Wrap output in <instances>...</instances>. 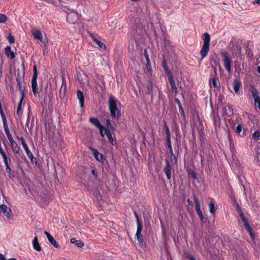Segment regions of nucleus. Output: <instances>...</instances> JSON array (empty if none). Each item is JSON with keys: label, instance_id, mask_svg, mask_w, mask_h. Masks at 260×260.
I'll list each match as a JSON object with an SVG mask.
<instances>
[{"label": "nucleus", "instance_id": "obj_1", "mask_svg": "<svg viewBox=\"0 0 260 260\" xmlns=\"http://www.w3.org/2000/svg\"><path fill=\"white\" fill-rule=\"evenodd\" d=\"M108 104L111 117L118 119L121 115L120 111L118 108V105L120 103L113 95H110L108 99Z\"/></svg>", "mask_w": 260, "mask_h": 260}, {"label": "nucleus", "instance_id": "obj_2", "mask_svg": "<svg viewBox=\"0 0 260 260\" xmlns=\"http://www.w3.org/2000/svg\"><path fill=\"white\" fill-rule=\"evenodd\" d=\"M203 37L204 43L200 52L202 59L207 56L209 51V45L210 41V36L208 33L205 32L203 35Z\"/></svg>", "mask_w": 260, "mask_h": 260}, {"label": "nucleus", "instance_id": "obj_3", "mask_svg": "<svg viewBox=\"0 0 260 260\" xmlns=\"http://www.w3.org/2000/svg\"><path fill=\"white\" fill-rule=\"evenodd\" d=\"M220 54L222 57L224 68L229 73H231L232 72V60L230 58L228 53L222 49L220 51Z\"/></svg>", "mask_w": 260, "mask_h": 260}, {"label": "nucleus", "instance_id": "obj_4", "mask_svg": "<svg viewBox=\"0 0 260 260\" xmlns=\"http://www.w3.org/2000/svg\"><path fill=\"white\" fill-rule=\"evenodd\" d=\"M229 50L233 55H237L241 51V47L235 39H232L228 45Z\"/></svg>", "mask_w": 260, "mask_h": 260}, {"label": "nucleus", "instance_id": "obj_5", "mask_svg": "<svg viewBox=\"0 0 260 260\" xmlns=\"http://www.w3.org/2000/svg\"><path fill=\"white\" fill-rule=\"evenodd\" d=\"M142 230V224H139L138 226H137V232L136 234V238L142 247L145 246V243L144 242L143 237L141 234V232Z\"/></svg>", "mask_w": 260, "mask_h": 260}, {"label": "nucleus", "instance_id": "obj_6", "mask_svg": "<svg viewBox=\"0 0 260 260\" xmlns=\"http://www.w3.org/2000/svg\"><path fill=\"white\" fill-rule=\"evenodd\" d=\"M250 90L254 100L255 105L256 106H257L260 110V98L258 96V92L257 89L253 85L251 86Z\"/></svg>", "mask_w": 260, "mask_h": 260}, {"label": "nucleus", "instance_id": "obj_7", "mask_svg": "<svg viewBox=\"0 0 260 260\" xmlns=\"http://www.w3.org/2000/svg\"><path fill=\"white\" fill-rule=\"evenodd\" d=\"M193 200H194V202L195 203L196 210L197 211V213L199 215L201 220L202 222H204L205 218L204 217L203 214L202 213V212L200 209V202H199L198 198L195 196L193 198Z\"/></svg>", "mask_w": 260, "mask_h": 260}, {"label": "nucleus", "instance_id": "obj_8", "mask_svg": "<svg viewBox=\"0 0 260 260\" xmlns=\"http://www.w3.org/2000/svg\"><path fill=\"white\" fill-rule=\"evenodd\" d=\"M168 78L171 87V92L176 95L178 90L171 73H169Z\"/></svg>", "mask_w": 260, "mask_h": 260}, {"label": "nucleus", "instance_id": "obj_9", "mask_svg": "<svg viewBox=\"0 0 260 260\" xmlns=\"http://www.w3.org/2000/svg\"><path fill=\"white\" fill-rule=\"evenodd\" d=\"M0 212L3 213L8 218H11L13 215L11 209L4 204L0 206Z\"/></svg>", "mask_w": 260, "mask_h": 260}, {"label": "nucleus", "instance_id": "obj_10", "mask_svg": "<svg viewBox=\"0 0 260 260\" xmlns=\"http://www.w3.org/2000/svg\"><path fill=\"white\" fill-rule=\"evenodd\" d=\"M145 92L151 96V101H153V84L151 80H148L145 86Z\"/></svg>", "mask_w": 260, "mask_h": 260}, {"label": "nucleus", "instance_id": "obj_11", "mask_svg": "<svg viewBox=\"0 0 260 260\" xmlns=\"http://www.w3.org/2000/svg\"><path fill=\"white\" fill-rule=\"evenodd\" d=\"M9 142L13 153L15 154H18L21 151V149L17 143L14 140V139L12 140V141H10Z\"/></svg>", "mask_w": 260, "mask_h": 260}, {"label": "nucleus", "instance_id": "obj_12", "mask_svg": "<svg viewBox=\"0 0 260 260\" xmlns=\"http://www.w3.org/2000/svg\"><path fill=\"white\" fill-rule=\"evenodd\" d=\"M171 170L172 168L168 160H166V166L164 170L168 179H170L171 178Z\"/></svg>", "mask_w": 260, "mask_h": 260}, {"label": "nucleus", "instance_id": "obj_13", "mask_svg": "<svg viewBox=\"0 0 260 260\" xmlns=\"http://www.w3.org/2000/svg\"><path fill=\"white\" fill-rule=\"evenodd\" d=\"M89 149L92 152L94 158L98 161H101L103 160V155L99 153L96 149L89 147Z\"/></svg>", "mask_w": 260, "mask_h": 260}, {"label": "nucleus", "instance_id": "obj_14", "mask_svg": "<svg viewBox=\"0 0 260 260\" xmlns=\"http://www.w3.org/2000/svg\"><path fill=\"white\" fill-rule=\"evenodd\" d=\"M77 77L80 83L85 84L87 83V76L83 73H78Z\"/></svg>", "mask_w": 260, "mask_h": 260}, {"label": "nucleus", "instance_id": "obj_15", "mask_svg": "<svg viewBox=\"0 0 260 260\" xmlns=\"http://www.w3.org/2000/svg\"><path fill=\"white\" fill-rule=\"evenodd\" d=\"M77 14L74 13H71L67 15V20L71 23H75L77 20Z\"/></svg>", "mask_w": 260, "mask_h": 260}, {"label": "nucleus", "instance_id": "obj_16", "mask_svg": "<svg viewBox=\"0 0 260 260\" xmlns=\"http://www.w3.org/2000/svg\"><path fill=\"white\" fill-rule=\"evenodd\" d=\"M218 79L217 76L212 77V75H211L209 81L210 86H213L214 88L217 87L218 86Z\"/></svg>", "mask_w": 260, "mask_h": 260}, {"label": "nucleus", "instance_id": "obj_17", "mask_svg": "<svg viewBox=\"0 0 260 260\" xmlns=\"http://www.w3.org/2000/svg\"><path fill=\"white\" fill-rule=\"evenodd\" d=\"M77 96L79 101L80 107H83L84 105V96L83 92L80 90H78Z\"/></svg>", "mask_w": 260, "mask_h": 260}, {"label": "nucleus", "instance_id": "obj_18", "mask_svg": "<svg viewBox=\"0 0 260 260\" xmlns=\"http://www.w3.org/2000/svg\"><path fill=\"white\" fill-rule=\"evenodd\" d=\"M5 52L8 57H10L11 59L15 58L14 53L11 51L10 46H7L5 49Z\"/></svg>", "mask_w": 260, "mask_h": 260}, {"label": "nucleus", "instance_id": "obj_19", "mask_svg": "<svg viewBox=\"0 0 260 260\" xmlns=\"http://www.w3.org/2000/svg\"><path fill=\"white\" fill-rule=\"evenodd\" d=\"M31 32L35 39H41L42 35L40 30L34 28L31 30Z\"/></svg>", "mask_w": 260, "mask_h": 260}, {"label": "nucleus", "instance_id": "obj_20", "mask_svg": "<svg viewBox=\"0 0 260 260\" xmlns=\"http://www.w3.org/2000/svg\"><path fill=\"white\" fill-rule=\"evenodd\" d=\"M37 78H32L31 79V87L32 92L35 95L38 93V85L37 83Z\"/></svg>", "mask_w": 260, "mask_h": 260}, {"label": "nucleus", "instance_id": "obj_21", "mask_svg": "<svg viewBox=\"0 0 260 260\" xmlns=\"http://www.w3.org/2000/svg\"><path fill=\"white\" fill-rule=\"evenodd\" d=\"M233 85L235 92L237 93L239 91L240 87L241 86V82L240 80L235 79L233 81Z\"/></svg>", "mask_w": 260, "mask_h": 260}, {"label": "nucleus", "instance_id": "obj_22", "mask_svg": "<svg viewBox=\"0 0 260 260\" xmlns=\"http://www.w3.org/2000/svg\"><path fill=\"white\" fill-rule=\"evenodd\" d=\"M105 134L106 135L109 141L112 144H115L116 142L115 140L113 138L111 133L108 129H105Z\"/></svg>", "mask_w": 260, "mask_h": 260}, {"label": "nucleus", "instance_id": "obj_23", "mask_svg": "<svg viewBox=\"0 0 260 260\" xmlns=\"http://www.w3.org/2000/svg\"><path fill=\"white\" fill-rule=\"evenodd\" d=\"M32 244L33 247L35 250H36L38 251H40L41 250V247L40 246L38 242L37 236H36L34 238L32 241Z\"/></svg>", "mask_w": 260, "mask_h": 260}, {"label": "nucleus", "instance_id": "obj_24", "mask_svg": "<svg viewBox=\"0 0 260 260\" xmlns=\"http://www.w3.org/2000/svg\"><path fill=\"white\" fill-rule=\"evenodd\" d=\"M71 243L75 244L77 247L82 248L84 246V243L80 240H77L76 238H73L71 239Z\"/></svg>", "mask_w": 260, "mask_h": 260}, {"label": "nucleus", "instance_id": "obj_25", "mask_svg": "<svg viewBox=\"0 0 260 260\" xmlns=\"http://www.w3.org/2000/svg\"><path fill=\"white\" fill-rule=\"evenodd\" d=\"M89 121L98 128H101L102 126L99 120L96 118H92V117L90 118Z\"/></svg>", "mask_w": 260, "mask_h": 260}, {"label": "nucleus", "instance_id": "obj_26", "mask_svg": "<svg viewBox=\"0 0 260 260\" xmlns=\"http://www.w3.org/2000/svg\"><path fill=\"white\" fill-rule=\"evenodd\" d=\"M208 205L210 212L212 214L214 213L216 210L215 207V201L213 199H211L210 202L209 203Z\"/></svg>", "mask_w": 260, "mask_h": 260}, {"label": "nucleus", "instance_id": "obj_27", "mask_svg": "<svg viewBox=\"0 0 260 260\" xmlns=\"http://www.w3.org/2000/svg\"><path fill=\"white\" fill-rule=\"evenodd\" d=\"M23 100V95H22L20 98V99L19 103H18L17 109V114L19 116H21V115L22 114V110L21 109V104H22Z\"/></svg>", "mask_w": 260, "mask_h": 260}, {"label": "nucleus", "instance_id": "obj_28", "mask_svg": "<svg viewBox=\"0 0 260 260\" xmlns=\"http://www.w3.org/2000/svg\"><path fill=\"white\" fill-rule=\"evenodd\" d=\"M163 123H164V130L165 131V133H166V138H171L170 131L169 127L168 126V125L167 124L166 121L165 120H164L163 121Z\"/></svg>", "mask_w": 260, "mask_h": 260}, {"label": "nucleus", "instance_id": "obj_29", "mask_svg": "<svg viewBox=\"0 0 260 260\" xmlns=\"http://www.w3.org/2000/svg\"><path fill=\"white\" fill-rule=\"evenodd\" d=\"M252 138L255 141L260 140V129H258L254 132L252 135Z\"/></svg>", "mask_w": 260, "mask_h": 260}, {"label": "nucleus", "instance_id": "obj_30", "mask_svg": "<svg viewBox=\"0 0 260 260\" xmlns=\"http://www.w3.org/2000/svg\"><path fill=\"white\" fill-rule=\"evenodd\" d=\"M16 81L17 83V86L18 87V88L21 92V96L23 95V99H24V88L22 87L20 81V79L17 78Z\"/></svg>", "mask_w": 260, "mask_h": 260}, {"label": "nucleus", "instance_id": "obj_31", "mask_svg": "<svg viewBox=\"0 0 260 260\" xmlns=\"http://www.w3.org/2000/svg\"><path fill=\"white\" fill-rule=\"evenodd\" d=\"M245 229L249 233L250 236L252 239H254V234L252 231V228L250 227L249 224H247L246 226H244Z\"/></svg>", "mask_w": 260, "mask_h": 260}, {"label": "nucleus", "instance_id": "obj_32", "mask_svg": "<svg viewBox=\"0 0 260 260\" xmlns=\"http://www.w3.org/2000/svg\"><path fill=\"white\" fill-rule=\"evenodd\" d=\"M48 241L51 245H53L54 247L57 248H59V245L58 244V243L56 241V240L54 239V238L52 236L49 238Z\"/></svg>", "mask_w": 260, "mask_h": 260}, {"label": "nucleus", "instance_id": "obj_33", "mask_svg": "<svg viewBox=\"0 0 260 260\" xmlns=\"http://www.w3.org/2000/svg\"><path fill=\"white\" fill-rule=\"evenodd\" d=\"M238 213L239 214V216H240L241 219H242V220L244 222V226H246L247 224H249L248 222V220H247V218L245 217L243 212L242 211H240Z\"/></svg>", "mask_w": 260, "mask_h": 260}, {"label": "nucleus", "instance_id": "obj_34", "mask_svg": "<svg viewBox=\"0 0 260 260\" xmlns=\"http://www.w3.org/2000/svg\"><path fill=\"white\" fill-rule=\"evenodd\" d=\"M6 172L8 174V177L11 179H13L15 177V175L13 172L12 171L11 168L6 169Z\"/></svg>", "mask_w": 260, "mask_h": 260}, {"label": "nucleus", "instance_id": "obj_35", "mask_svg": "<svg viewBox=\"0 0 260 260\" xmlns=\"http://www.w3.org/2000/svg\"><path fill=\"white\" fill-rule=\"evenodd\" d=\"M187 171L188 174L191 176L193 179H196L197 178V173L192 169H189Z\"/></svg>", "mask_w": 260, "mask_h": 260}, {"label": "nucleus", "instance_id": "obj_36", "mask_svg": "<svg viewBox=\"0 0 260 260\" xmlns=\"http://www.w3.org/2000/svg\"><path fill=\"white\" fill-rule=\"evenodd\" d=\"M225 112L228 115L231 116L233 114V109L231 106H228L227 107H225Z\"/></svg>", "mask_w": 260, "mask_h": 260}, {"label": "nucleus", "instance_id": "obj_37", "mask_svg": "<svg viewBox=\"0 0 260 260\" xmlns=\"http://www.w3.org/2000/svg\"><path fill=\"white\" fill-rule=\"evenodd\" d=\"M39 41V44L41 45V46H45L46 44L47 43L48 41L46 39H43L42 36L41 37V39H38Z\"/></svg>", "mask_w": 260, "mask_h": 260}, {"label": "nucleus", "instance_id": "obj_38", "mask_svg": "<svg viewBox=\"0 0 260 260\" xmlns=\"http://www.w3.org/2000/svg\"><path fill=\"white\" fill-rule=\"evenodd\" d=\"M162 67L164 70H165V73L167 75V76H168L169 73L171 72L168 69V67L165 59H164L162 61Z\"/></svg>", "mask_w": 260, "mask_h": 260}, {"label": "nucleus", "instance_id": "obj_39", "mask_svg": "<svg viewBox=\"0 0 260 260\" xmlns=\"http://www.w3.org/2000/svg\"><path fill=\"white\" fill-rule=\"evenodd\" d=\"M8 20L7 17L6 15L0 14V23H4Z\"/></svg>", "mask_w": 260, "mask_h": 260}, {"label": "nucleus", "instance_id": "obj_40", "mask_svg": "<svg viewBox=\"0 0 260 260\" xmlns=\"http://www.w3.org/2000/svg\"><path fill=\"white\" fill-rule=\"evenodd\" d=\"M5 132L6 133V134L7 135V137L9 141H11V140L12 141V140L13 139V138L12 135L11 134V133H10V132L9 131V129H8L7 130H5Z\"/></svg>", "mask_w": 260, "mask_h": 260}, {"label": "nucleus", "instance_id": "obj_41", "mask_svg": "<svg viewBox=\"0 0 260 260\" xmlns=\"http://www.w3.org/2000/svg\"><path fill=\"white\" fill-rule=\"evenodd\" d=\"M184 255L188 260H196L194 256L189 253H185Z\"/></svg>", "mask_w": 260, "mask_h": 260}, {"label": "nucleus", "instance_id": "obj_42", "mask_svg": "<svg viewBox=\"0 0 260 260\" xmlns=\"http://www.w3.org/2000/svg\"><path fill=\"white\" fill-rule=\"evenodd\" d=\"M167 141V146L168 149H172L171 142V138H166Z\"/></svg>", "mask_w": 260, "mask_h": 260}, {"label": "nucleus", "instance_id": "obj_43", "mask_svg": "<svg viewBox=\"0 0 260 260\" xmlns=\"http://www.w3.org/2000/svg\"><path fill=\"white\" fill-rule=\"evenodd\" d=\"M38 74L37 70V66L34 65L33 67V76L32 78H37Z\"/></svg>", "mask_w": 260, "mask_h": 260}, {"label": "nucleus", "instance_id": "obj_44", "mask_svg": "<svg viewBox=\"0 0 260 260\" xmlns=\"http://www.w3.org/2000/svg\"><path fill=\"white\" fill-rule=\"evenodd\" d=\"M7 39L10 43L12 44L14 43V38L11 34L8 35Z\"/></svg>", "mask_w": 260, "mask_h": 260}, {"label": "nucleus", "instance_id": "obj_45", "mask_svg": "<svg viewBox=\"0 0 260 260\" xmlns=\"http://www.w3.org/2000/svg\"><path fill=\"white\" fill-rule=\"evenodd\" d=\"M3 159H4V164L6 167V169H7V168L8 169V168H10L9 164V160H8L7 156L4 158Z\"/></svg>", "mask_w": 260, "mask_h": 260}, {"label": "nucleus", "instance_id": "obj_46", "mask_svg": "<svg viewBox=\"0 0 260 260\" xmlns=\"http://www.w3.org/2000/svg\"><path fill=\"white\" fill-rule=\"evenodd\" d=\"M242 125L241 124H238L236 128H235V132L236 133L240 134V133L242 132Z\"/></svg>", "mask_w": 260, "mask_h": 260}, {"label": "nucleus", "instance_id": "obj_47", "mask_svg": "<svg viewBox=\"0 0 260 260\" xmlns=\"http://www.w3.org/2000/svg\"><path fill=\"white\" fill-rule=\"evenodd\" d=\"M95 42L99 45V46L102 48H106V46L105 45L102 43L100 41H99V40H95Z\"/></svg>", "mask_w": 260, "mask_h": 260}, {"label": "nucleus", "instance_id": "obj_48", "mask_svg": "<svg viewBox=\"0 0 260 260\" xmlns=\"http://www.w3.org/2000/svg\"><path fill=\"white\" fill-rule=\"evenodd\" d=\"M144 55L145 58L146 59V61H147V63H149L150 59L149 58V55L147 53V51L146 49H144Z\"/></svg>", "mask_w": 260, "mask_h": 260}, {"label": "nucleus", "instance_id": "obj_49", "mask_svg": "<svg viewBox=\"0 0 260 260\" xmlns=\"http://www.w3.org/2000/svg\"><path fill=\"white\" fill-rule=\"evenodd\" d=\"M134 215L136 218L137 226H138L139 224H142V222L140 221L138 215L136 211L134 212Z\"/></svg>", "mask_w": 260, "mask_h": 260}, {"label": "nucleus", "instance_id": "obj_50", "mask_svg": "<svg viewBox=\"0 0 260 260\" xmlns=\"http://www.w3.org/2000/svg\"><path fill=\"white\" fill-rule=\"evenodd\" d=\"M17 139L20 140L21 144H22V145H23L24 144H26V142H25V139L23 137H17Z\"/></svg>", "mask_w": 260, "mask_h": 260}, {"label": "nucleus", "instance_id": "obj_51", "mask_svg": "<svg viewBox=\"0 0 260 260\" xmlns=\"http://www.w3.org/2000/svg\"><path fill=\"white\" fill-rule=\"evenodd\" d=\"M0 154L2 156L3 158L7 156L5 151L3 149L2 147L0 148Z\"/></svg>", "mask_w": 260, "mask_h": 260}, {"label": "nucleus", "instance_id": "obj_52", "mask_svg": "<svg viewBox=\"0 0 260 260\" xmlns=\"http://www.w3.org/2000/svg\"><path fill=\"white\" fill-rule=\"evenodd\" d=\"M106 125L108 128H113V125L111 124L110 121L109 119L106 120Z\"/></svg>", "mask_w": 260, "mask_h": 260}, {"label": "nucleus", "instance_id": "obj_53", "mask_svg": "<svg viewBox=\"0 0 260 260\" xmlns=\"http://www.w3.org/2000/svg\"><path fill=\"white\" fill-rule=\"evenodd\" d=\"M179 112L182 116L185 117V114L182 106L179 107Z\"/></svg>", "mask_w": 260, "mask_h": 260}, {"label": "nucleus", "instance_id": "obj_54", "mask_svg": "<svg viewBox=\"0 0 260 260\" xmlns=\"http://www.w3.org/2000/svg\"><path fill=\"white\" fill-rule=\"evenodd\" d=\"M99 129H100V134L102 136V137H104V135H105V132L104 133V131H105V129L106 128H104V126H102V127L101 128H99Z\"/></svg>", "mask_w": 260, "mask_h": 260}, {"label": "nucleus", "instance_id": "obj_55", "mask_svg": "<svg viewBox=\"0 0 260 260\" xmlns=\"http://www.w3.org/2000/svg\"><path fill=\"white\" fill-rule=\"evenodd\" d=\"M170 159L173 163L176 164L177 162V158L175 155H173L172 156H171Z\"/></svg>", "mask_w": 260, "mask_h": 260}, {"label": "nucleus", "instance_id": "obj_56", "mask_svg": "<svg viewBox=\"0 0 260 260\" xmlns=\"http://www.w3.org/2000/svg\"><path fill=\"white\" fill-rule=\"evenodd\" d=\"M3 125H4V129L5 130H7L9 129L8 128V125H7V120L6 119V120H3Z\"/></svg>", "mask_w": 260, "mask_h": 260}, {"label": "nucleus", "instance_id": "obj_57", "mask_svg": "<svg viewBox=\"0 0 260 260\" xmlns=\"http://www.w3.org/2000/svg\"><path fill=\"white\" fill-rule=\"evenodd\" d=\"M26 155H27V157L29 159H32L33 158L34 155H33L32 152L30 151L26 152Z\"/></svg>", "mask_w": 260, "mask_h": 260}, {"label": "nucleus", "instance_id": "obj_58", "mask_svg": "<svg viewBox=\"0 0 260 260\" xmlns=\"http://www.w3.org/2000/svg\"><path fill=\"white\" fill-rule=\"evenodd\" d=\"M22 146H23V148L24 149L26 153L30 151L26 143L25 144H24L23 145H22Z\"/></svg>", "mask_w": 260, "mask_h": 260}, {"label": "nucleus", "instance_id": "obj_59", "mask_svg": "<svg viewBox=\"0 0 260 260\" xmlns=\"http://www.w3.org/2000/svg\"><path fill=\"white\" fill-rule=\"evenodd\" d=\"M175 102L178 105V107H179L180 106H182L181 102L178 99H175Z\"/></svg>", "mask_w": 260, "mask_h": 260}, {"label": "nucleus", "instance_id": "obj_60", "mask_svg": "<svg viewBox=\"0 0 260 260\" xmlns=\"http://www.w3.org/2000/svg\"><path fill=\"white\" fill-rule=\"evenodd\" d=\"M146 67L148 69V72H150L151 70V64H150V61L149 60V63H147V62H146Z\"/></svg>", "mask_w": 260, "mask_h": 260}, {"label": "nucleus", "instance_id": "obj_61", "mask_svg": "<svg viewBox=\"0 0 260 260\" xmlns=\"http://www.w3.org/2000/svg\"><path fill=\"white\" fill-rule=\"evenodd\" d=\"M236 210H237L238 213H239L240 211H242V209H241V208L239 205V204H237V205H236Z\"/></svg>", "mask_w": 260, "mask_h": 260}, {"label": "nucleus", "instance_id": "obj_62", "mask_svg": "<svg viewBox=\"0 0 260 260\" xmlns=\"http://www.w3.org/2000/svg\"><path fill=\"white\" fill-rule=\"evenodd\" d=\"M91 173L95 177H98V174L97 173L95 172V171L94 170H91Z\"/></svg>", "mask_w": 260, "mask_h": 260}, {"label": "nucleus", "instance_id": "obj_63", "mask_svg": "<svg viewBox=\"0 0 260 260\" xmlns=\"http://www.w3.org/2000/svg\"><path fill=\"white\" fill-rule=\"evenodd\" d=\"M44 233H45V235L46 236L48 240L49 239L50 237H52V236L48 232H47L46 231H45Z\"/></svg>", "mask_w": 260, "mask_h": 260}, {"label": "nucleus", "instance_id": "obj_64", "mask_svg": "<svg viewBox=\"0 0 260 260\" xmlns=\"http://www.w3.org/2000/svg\"><path fill=\"white\" fill-rule=\"evenodd\" d=\"M0 260H7L4 255L0 253Z\"/></svg>", "mask_w": 260, "mask_h": 260}]
</instances>
